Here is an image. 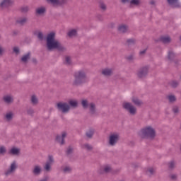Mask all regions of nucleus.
Wrapping results in <instances>:
<instances>
[{
  "label": "nucleus",
  "mask_w": 181,
  "mask_h": 181,
  "mask_svg": "<svg viewBox=\"0 0 181 181\" xmlns=\"http://www.w3.org/2000/svg\"><path fill=\"white\" fill-rule=\"evenodd\" d=\"M56 33L51 32L47 36V47L48 50H53V49H58V50H63V46L57 40H55Z\"/></svg>",
  "instance_id": "nucleus-1"
},
{
  "label": "nucleus",
  "mask_w": 181,
  "mask_h": 181,
  "mask_svg": "<svg viewBox=\"0 0 181 181\" xmlns=\"http://www.w3.org/2000/svg\"><path fill=\"white\" fill-rule=\"evenodd\" d=\"M139 134L143 138H154L156 135L155 129L151 126H146L141 129Z\"/></svg>",
  "instance_id": "nucleus-2"
},
{
  "label": "nucleus",
  "mask_w": 181,
  "mask_h": 181,
  "mask_svg": "<svg viewBox=\"0 0 181 181\" xmlns=\"http://www.w3.org/2000/svg\"><path fill=\"white\" fill-rule=\"evenodd\" d=\"M74 77V84L78 86V84L84 83V80H86V72L84 71H79L75 74Z\"/></svg>",
  "instance_id": "nucleus-3"
},
{
  "label": "nucleus",
  "mask_w": 181,
  "mask_h": 181,
  "mask_svg": "<svg viewBox=\"0 0 181 181\" xmlns=\"http://www.w3.org/2000/svg\"><path fill=\"white\" fill-rule=\"evenodd\" d=\"M122 107L124 110L127 111V112H129L131 115H135V114H136V107H135L132 104L128 102H124L122 103Z\"/></svg>",
  "instance_id": "nucleus-4"
},
{
  "label": "nucleus",
  "mask_w": 181,
  "mask_h": 181,
  "mask_svg": "<svg viewBox=\"0 0 181 181\" xmlns=\"http://www.w3.org/2000/svg\"><path fill=\"white\" fill-rule=\"evenodd\" d=\"M81 104L83 108H89L91 114L95 112V105H94V103H88V101L86 99H83L81 101Z\"/></svg>",
  "instance_id": "nucleus-5"
},
{
  "label": "nucleus",
  "mask_w": 181,
  "mask_h": 181,
  "mask_svg": "<svg viewBox=\"0 0 181 181\" xmlns=\"http://www.w3.org/2000/svg\"><path fill=\"white\" fill-rule=\"evenodd\" d=\"M57 107L59 111H62V112H69V110H70V106L63 102H59L57 104Z\"/></svg>",
  "instance_id": "nucleus-6"
},
{
  "label": "nucleus",
  "mask_w": 181,
  "mask_h": 181,
  "mask_svg": "<svg viewBox=\"0 0 181 181\" xmlns=\"http://www.w3.org/2000/svg\"><path fill=\"white\" fill-rule=\"evenodd\" d=\"M119 139V134H118L117 133L112 134L109 137L110 145L113 146V145H115V144H117L118 142Z\"/></svg>",
  "instance_id": "nucleus-7"
},
{
  "label": "nucleus",
  "mask_w": 181,
  "mask_h": 181,
  "mask_svg": "<svg viewBox=\"0 0 181 181\" xmlns=\"http://www.w3.org/2000/svg\"><path fill=\"white\" fill-rule=\"evenodd\" d=\"M53 162H54V160H53V156H48V160L46 162L45 165L44 167V169L47 172H49L50 169H52V165H53Z\"/></svg>",
  "instance_id": "nucleus-8"
},
{
  "label": "nucleus",
  "mask_w": 181,
  "mask_h": 181,
  "mask_svg": "<svg viewBox=\"0 0 181 181\" xmlns=\"http://www.w3.org/2000/svg\"><path fill=\"white\" fill-rule=\"evenodd\" d=\"M66 136L67 133L66 132H63L61 136H56V141L57 142L60 144V145H63V144H64V138H66Z\"/></svg>",
  "instance_id": "nucleus-9"
},
{
  "label": "nucleus",
  "mask_w": 181,
  "mask_h": 181,
  "mask_svg": "<svg viewBox=\"0 0 181 181\" xmlns=\"http://www.w3.org/2000/svg\"><path fill=\"white\" fill-rule=\"evenodd\" d=\"M146 74H148V67L142 68L137 72V76L140 78H142V77H145Z\"/></svg>",
  "instance_id": "nucleus-10"
},
{
  "label": "nucleus",
  "mask_w": 181,
  "mask_h": 181,
  "mask_svg": "<svg viewBox=\"0 0 181 181\" xmlns=\"http://www.w3.org/2000/svg\"><path fill=\"white\" fill-rule=\"evenodd\" d=\"M16 162H13L11 165L10 169L6 171L5 175L8 176V175H11V173H13L15 170H16Z\"/></svg>",
  "instance_id": "nucleus-11"
},
{
  "label": "nucleus",
  "mask_w": 181,
  "mask_h": 181,
  "mask_svg": "<svg viewBox=\"0 0 181 181\" xmlns=\"http://www.w3.org/2000/svg\"><path fill=\"white\" fill-rule=\"evenodd\" d=\"M13 4V0H3L0 3L1 8H6V6H9Z\"/></svg>",
  "instance_id": "nucleus-12"
},
{
  "label": "nucleus",
  "mask_w": 181,
  "mask_h": 181,
  "mask_svg": "<svg viewBox=\"0 0 181 181\" xmlns=\"http://www.w3.org/2000/svg\"><path fill=\"white\" fill-rule=\"evenodd\" d=\"M10 155L18 156L21 153V148L17 147H12L9 151Z\"/></svg>",
  "instance_id": "nucleus-13"
},
{
  "label": "nucleus",
  "mask_w": 181,
  "mask_h": 181,
  "mask_svg": "<svg viewBox=\"0 0 181 181\" xmlns=\"http://www.w3.org/2000/svg\"><path fill=\"white\" fill-rule=\"evenodd\" d=\"M168 2L169 5H171L173 8H179L180 6V4L177 1V0H168Z\"/></svg>",
  "instance_id": "nucleus-14"
},
{
  "label": "nucleus",
  "mask_w": 181,
  "mask_h": 181,
  "mask_svg": "<svg viewBox=\"0 0 181 181\" xmlns=\"http://www.w3.org/2000/svg\"><path fill=\"white\" fill-rule=\"evenodd\" d=\"M118 30L120 33H125V32L128 31V26L124 24H121L118 26Z\"/></svg>",
  "instance_id": "nucleus-15"
},
{
  "label": "nucleus",
  "mask_w": 181,
  "mask_h": 181,
  "mask_svg": "<svg viewBox=\"0 0 181 181\" xmlns=\"http://www.w3.org/2000/svg\"><path fill=\"white\" fill-rule=\"evenodd\" d=\"M103 76H111L112 74V69L105 68L102 70Z\"/></svg>",
  "instance_id": "nucleus-16"
},
{
  "label": "nucleus",
  "mask_w": 181,
  "mask_h": 181,
  "mask_svg": "<svg viewBox=\"0 0 181 181\" xmlns=\"http://www.w3.org/2000/svg\"><path fill=\"white\" fill-rule=\"evenodd\" d=\"M42 172V166L40 165H35L33 170V173L34 175H39Z\"/></svg>",
  "instance_id": "nucleus-17"
},
{
  "label": "nucleus",
  "mask_w": 181,
  "mask_h": 181,
  "mask_svg": "<svg viewBox=\"0 0 181 181\" xmlns=\"http://www.w3.org/2000/svg\"><path fill=\"white\" fill-rule=\"evenodd\" d=\"M3 100L6 103V104H11V103H13V98L9 95H5L3 98Z\"/></svg>",
  "instance_id": "nucleus-18"
},
{
  "label": "nucleus",
  "mask_w": 181,
  "mask_h": 181,
  "mask_svg": "<svg viewBox=\"0 0 181 181\" xmlns=\"http://www.w3.org/2000/svg\"><path fill=\"white\" fill-rule=\"evenodd\" d=\"M132 101L135 105H141L142 104V101L135 96L132 98Z\"/></svg>",
  "instance_id": "nucleus-19"
},
{
  "label": "nucleus",
  "mask_w": 181,
  "mask_h": 181,
  "mask_svg": "<svg viewBox=\"0 0 181 181\" xmlns=\"http://www.w3.org/2000/svg\"><path fill=\"white\" fill-rule=\"evenodd\" d=\"M45 12H46V8L45 7H38L36 9V13H37V15H43V13H45Z\"/></svg>",
  "instance_id": "nucleus-20"
},
{
  "label": "nucleus",
  "mask_w": 181,
  "mask_h": 181,
  "mask_svg": "<svg viewBox=\"0 0 181 181\" xmlns=\"http://www.w3.org/2000/svg\"><path fill=\"white\" fill-rule=\"evenodd\" d=\"M62 170L64 173H70V172H71V167L69 165H64L62 166Z\"/></svg>",
  "instance_id": "nucleus-21"
},
{
  "label": "nucleus",
  "mask_w": 181,
  "mask_h": 181,
  "mask_svg": "<svg viewBox=\"0 0 181 181\" xmlns=\"http://www.w3.org/2000/svg\"><path fill=\"white\" fill-rule=\"evenodd\" d=\"M101 170H103L105 173H108V172H111V166L106 165L101 168Z\"/></svg>",
  "instance_id": "nucleus-22"
},
{
  "label": "nucleus",
  "mask_w": 181,
  "mask_h": 181,
  "mask_svg": "<svg viewBox=\"0 0 181 181\" xmlns=\"http://www.w3.org/2000/svg\"><path fill=\"white\" fill-rule=\"evenodd\" d=\"M48 4H52L54 6H57V5H60L59 0H46Z\"/></svg>",
  "instance_id": "nucleus-23"
},
{
  "label": "nucleus",
  "mask_w": 181,
  "mask_h": 181,
  "mask_svg": "<svg viewBox=\"0 0 181 181\" xmlns=\"http://www.w3.org/2000/svg\"><path fill=\"white\" fill-rule=\"evenodd\" d=\"M82 149H85L86 151H91L93 149V146L88 144H84L81 146Z\"/></svg>",
  "instance_id": "nucleus-24"
},
{
  "label": "nucleus",
  "mask_w": 181,
  "mask_h": 181,
  "mask_svg": "<svg viewBox=\"0 0 181 181\" xmlns=\"http://www.w3.org/2000/svg\"><path fill=\"white\" fill-rule=\"evenodd\" d=\"M69 104L71 105V107H77L78 102L74 99H71L69 101Z\"/></svg>",
  "instance_id": "nucleus-25"
},
{
  "label": "nucleus",
  "mask_w": 181,
  "mask_h": 181,
  "mask_svg": "<svg viewBox=\"0 0 181 181\" xmlns=\"http://www.w3.org/2000/svg\"><path fill=\"white\" fill-rule=\"evenodd\" d=\"M160 40L163 43H169L170 42V37L169 36H163L160 37Z\"/></svg>",
  "instance_id": "nucleus-26"
},
{
  "label": "nucleus",
  "mask_w": 181,
  "mask_h": 181,
  "mask_svg": "<svg viewBox=\"0 0 181 181\" xmlns=\"http://www.w3.org/2000/svg\"><path fill=\"white\" fill-rule=\"evenodd\" d=\"M76 35H77V30L76 29L71 30L68 33L69 37H73V36H76Z\"/></svg>",
  "instance_id": "nucleus-27"
},
{
  "label": "nucleus",
  "mask_w": 181,
  "mask_h": 181,
  "mask_svg": "<svg viewBox=\"0 0 181 181\" xmlns=\"http://www.w3.org/2000/svg\"><path fill=\"white\" fill-rule=\"evenodd\" d=\"M13 118V112H8L6 114V119L7 121H11Z\"/></svg>",
  "instance_id": "nucleus-28"
},
{
  "label": "nucleus",
  "mask_w": 181,
  "mask_h": 181,
  "mask_svg": "<svg viewBox=\"0 0 181 181\" xmlns=\"http://www.w3.org/2000/svg\"><path fill=\"white\" fill-rule=\"evenodd\" d=\"M31 103L34 105L37 104V103H39V100L37 99V97H36V95H33L31 97Z\"/></svg>",
  "instance_id": "nucleus-29"
},
{
  "label": "nucleus",
  "mask_w": 181,
  "mask_h": 181,
  "mask_svg": "<svg viewBox=\"0 0 181 181\" xmlns=\"http://www.w3.org/2000/svg\"><path fill=\"white\" fill-rule=\"evenodd\" d=\"M29 59H30V54H27L24 55V56L21 58V60H22V62H23L24 63H26L27 60H29Z\"/></svg>",
  "instance_id": "nucleus-30"
},
{
  "label": "nucleus",
  "mask_w": 181,
  "mask_h": 181,
  "mask_svg": "<svg viewBox=\"0 0 181 181\" xmlns=\"http://www.w3.org/2000/svg\"><path fill=\"white\" fill-rule=\"evenodd\" d=\"M36 36L40 39V40H43V33L40 31H38L35 33Z\"/></svg>",
  "instance_id": "nucleus-31"
},
{
  "label": "nucleus",
  "mask_w": 181,
  "mask_h": 181,
  "mask_svg": "<svg viewBox=\"0 0 181 181\" xmlns=\"http://www.w3.org/2000/svg\"><path fill=\"white\" fill-rule=\"evenodd\" d=\"M6 153V148H5V146H0V153L1 155H4V153Z\"/></svg>",
  "instance_id": "nucleus-32"
},
{
  "label": "nucleus",
  "mask_w": 181,
  "mask_h": 181,
  "mask_svg": "<svg viewBox=\"0 0 181 181\" xmlns=\"http://www.w3.org/2000/svg\"><path fill=\"white\" fill-rule=\"evenodd\" d=\"M130 4L131 5H139V4H141V0H132Z\"/></svg>",
  "instance_id": "nucleus-33"
},
{
  "label": "nucleus",
  "mask_w": 181,
  "mask_h": 181,
  "mask_svg": "<svg viewBox=\"0 0 181 181\" xmlns=\"http://www.w3.org/2000/svg\"><path fill=\"white\" fill-rule=\"evenodd\" d=\"M26 21H28L26 18H22L18 20V23H21V25H23V23L26 22Z\"/></svg>",
  "instance_id": "nucleus-34"
},
{
  "label": "nucleus",
  "mask_w": 181,
  "mask_h": 181,
  "mask_svg": "<svg viewBox=\"0 0 181 181\" xmlns=\"http://www.w3.org/2000/svg\"><path fill=\"white\" fill-rule=\"evenodd\" d=\"M65 63L66 64H71V58L70 57H65Z\"/></svg>",
  "instance_id": "nucleus-35"
},
{
  "label": "nucleus",
  "mask_w": 181,
  "mask_h": 181,
  "mask_svg": "<svg viewBox=\"0 0 181 181\" xmlns=\"http://www.w3.org/2000/svg\"><path fill=\"white\" fill-rule=\"evenodd\" d=\"M87 136H88V138H91L92 135H94V130L93 129H90L89 130L87 133H86Z\"/></svg>",
  "instance_id": "nucleus-36"
},
{
  "label": "nucleus",
  "mask_w": 181,
  "mask_h": 181,
  "mask_svg": "<svg viewBox=\"0 0 181 181\" xmlns=\"http://www.w3.org/2000/svg\"><path fill=\"white\" fill-rule=\"evenodd\" d=\"M175 57V53H173V51H170L168 52V59L171 60V59H173Z\"/></svg>",
  "instance_id": "nucleus-37"
},
{
  "label": "nucleus",
  "mask_w": 181,
  "mask_h": 181,
  "mask_svg": "<svg viewBox=\"0 0 181 181\" xmlns=\"http://www.w3.org/2000/svg\"><path fill=\"white\" fill-rule=\"evenodd\" d=\"M168 100L170 103H173V101H175L176 98L174 95H170L168 96Z\"/></svg>",
  "instance_id": "nucleus-38"
},
{
  "label": "nucleus",
  "mask_w": 181,
  "mask_h": 181,
  "mask_svg": "<svg viewBox=\"0 0 181 181\" xmlns=\"http://www.w3.org/2000/svg\"><path fill=\"white\" fill-rule=\"evenodd\" d=\"M155 172V169L150 168L147 170V175H152Z\"/></svg>",
  "instance_id": "nucleus-39"
},
{
  "label": "nucleus",
  "mask_w": 181,
  "mask_h": 181,
  "mask_svg": "<svg viewBox=\"0 0 181 181\" xmlns=\"http://www.w3.org/2000/svg\"><path fill=\"white\" fill-rule=\"evenodd\" d=\"M5 53V48L0 46V56H2Z\"/></svg>",
  "instance_id": "nucleus-40"
},
{
  "label": "nucleus",
  "mask_w": 181,
  "mask_h": 181,
  "mask_svg": "<svg viewBox=\"0 0 181 181\" xmlns=\"http://www.w3.org/2000/svg\"><path fill=\"white\" fill-rule=\"evenodd\" d=\"M13 52L16 53V54H19V48L18 47H15L13 48Z\"/></svg>",
  "instance_id": "nucleus-41"
},
{
  "label": "nucleus",
  "mask_w": 181,
  "mask_h": 181,
  "mask_svg": "<svg viewBox=\"0 0 181 181\" xmlns=\"http://www.w3.org/2000/svg\"><path fill=\"white\" fill-rule=\"evenodd\" d=\"M127 43H129V45H132V43H135V40L129 39L127 40Z\"/></svg>",
  "instance_id": "nucleus-42"
},
{
  "label": "nucleus",
  "mask_w": 181,
  "mask_h": 181,
  "mask_svg": "<svg viewBox=\"0 0 181 181\" xmlns=\"http://www.w3.org/2000/svg\"><path fill=\"white\" fill-rule=\"evenodd\" d=\"M173 110L175 114H177L179 112V108L177 107H175Z\"/></svg>",
  "instance_id": "nucleus-43"
},
{
  "label": "nucleus",
  "mask_w": 181,
  "mask_h": 181,
  "mask_svg": "<svg viewBox=\"0 0 181 181\" xmlns=\"http://www.w3.org/2000/svg\"><path fill=\"white\" fill-rule=\"evenodd\" d=\"M67 153H71L73 152V148L72 147H69L66 150Z\"/></svg>",
  "instance_id": "nucleus-44"
},
{
  "label": "nucleus",
  "mask_w": 181,
  "mask_h": 181,
  "mask_svg": "<svg viewBox=\"0 0 181 181\" xmlns=\"http://www.w3.org/2000/svg\"><path fill=\"white\" fill-rule=\"evenodd\" d=\"M175 162L173 161H171L170 163H169V168H175Z\"/></svg>",
  "instance_id": "nucleus-45"
},
{
  "label": "nucleus",
  "mask_w": 181,
  "mask_h": 181,
  "mask_svg": "<svg viewBox=\"0 0 181 181\" xmlns=\"http://www.w3.org/2000/svg\"><path fill=\"white\" fill-rule=\"evenodd\" d=\"M100 8H101V9L105 10L107 8V6H105V4H100Z\"/></svg>",
  "instance_id": "nucleus-46"
},
{
  "label": "nucleus",
  "mask_w": 181,
  "mask_h": 181,
  "mask_svg": "<svg viewBox=\"0 0 181 181\" xmlns=\"http://www.w3.org/2000/svg\"><path fill=\"white\" fill-rule=\"evenodd\" d=\"M171 84H172L173 87H176L177 86V82L173 81Z\"/></svg>",
  "instance_id": "nucleus-47"
},
{
  "label": "nucleus",
  "mask_w": 181,
  "mask_h": 181,
  "mask_svg": "<svg viewBox=\"0 0 181 181\" xmlns=\"http://www.w3.org/2000/svg\"><path fill=\"white\" fill-rule=\"evenodd\" d=\"M146 52V49H144L143 51L140 52V54H145V52Z\"/></svg>",
  "instance_id": "nucleus-48"
},
{
  "label": "nucleus",
  "mask_w": 181,
  "mask_h": 181,
  "mask_svg": "<svg viewBox=\"0 0 181 181\" xmlns=\"http://www.w3.org/2000/svg\"><path fill=\"white\" fill-rule=\"evenodd\" d=\"M171 177H172L173 179H176V175H171Z\"/></svg>",
  "instance_id": "nucleus-49"
},
{
  "label": "nucleus",
  "mask_w": 181,
  "mask_h": 181,
  "mask_svg": "<svg viewBox=\"0 0 181 181\" xmlns=\"http://www.w3.org/2000/svg\"><path fill=\"white\" fill-rule=\"evenodd\" d=\"M128 1H129V0H122V2H123V4H125V3L128 2Z\"/></svg>",
  "instance_id": "nucleus-50"
},
{
  "label": "nucleus",
  "mask_w": 181,
  "mask_h": 181,
  "mask_svg": "<svg viewBox=\"0 0 181 181\" xmlns=\"http://www.w3.org/2000/svg\"><path fill=\"white\" fill-rule=\"evenodd\" d=\"M40 181H47V177L43 179V180H41Z\"/></svg>",
  "instance_id": "nucleus-51"
},
{
  "label": "nucleus",
  "mask_w": 181,
  "mask_h": 181,
  "mask_svg": "<svg viewBox=\"0 0 181 181\" xmlns=\"http://www.w3.org/2000/svg\"><path fill=\"white\" fill-rule=\"evenodd\" d=\"M99 173H103V171H99Z\"/></svg>",
  "instance_id": "nucleus-52"
},
{
  "label": "nucleus",
  "mask_w": 181,
  "mask_h": 181,
  "mask_svg": "<svg viewBox=\"0 0 181 181\" xmlns=\"http://www.w3.org/2000/svg\"><path fill=\"white\" fill-rule=\"evenodd\" d=\"M151 4H153V1H151Z\"/></svg>",
  "instance_id": "nucleus-53"
}]
</instances>
